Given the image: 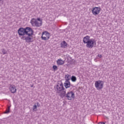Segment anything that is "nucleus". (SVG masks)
Here are the masks:
<instances>
[{
    "mask_svg": "<svg viewBox=\"0 0 124 124\" xmlns=\"http://www.w3.org/2000/svg\"><path fill=\"white\" fill-rule=\"evenodd\" d=\"M17 32L19 36H24L25 35H30V33H34V31L30 27H26L25 28H20L17 30Z\"/></svg>",
    "mask_w": 124,
    "mask_h": 124,
    "instance_id": "f257e3e1",
    "label": "nucleus"
},
{
    "mask_svg": "<svg viewBox=\"0 0 124 124\" xmlns=\"http://www.w3.org/2000/svg\"><path fill=\"white\" fill-rule=\"evenodd\" d=\"M83 42L84 44H86V46L87 48L92 49L96 44V42L94 39H90L89 36H86L83 38Z\"/></svg>",
    "mask_w": 124,
    "mask_h": 124,
    "instance_id": "f03ea898",
    "label": "nucleus"
},
{
    "mask_svg": "<svg viewBox=\"0 0 124 124\" xmlns=\"http://www.w3.org/2000/svg\"><path fill=\"white\" fill-rule=\"evenodd\" d=\"M54 88L57 89V93H60L62 91H64L65 89L63 87V84L62 81H58L57 85L54 86Z\"/></svg>",
    "mask_w": 124,
    "mask_h": 124,
    "instance_id": "7ed1b4c3",
    "label": "nucleus"
},
{
    "mask_svg": "<svg viewBox=\"0 0 124 124\" xmlns=\"http://www.w3.org/2000/svg\"><path fill=\"white\" fill-rule=\"evenodd\" d=\"M33 33H32V32L31 33H30L29 34H30V35H28V36H27V37L23 36L21 38V39H22L23 40H26V42H27L28 43L32 42V41H31V40L32 39L31 38V37L32 36V35H33Z\"/></svg>",
    "mask_w": 124,
    "mask_h": 124,
    "instance_id": "20e7f679",
    "label": "nucleus"
},
{
    "mask_svg": "<svg viewBox=\"0 0 124 124\" xmlns=\"http://www.w3.org/2000/svg\"><path fill=\"white\" fill-rule=\"evenodd\" d=\"M103 84L104 82L102 80L96 81L95 82V87L97 90L99 91V90L103 89Z\"/></svg>",
    "mask_w": 124,
    "mask_h": 124,
    "instance_id": "39448f33",
    "label": "nucleus"
},
{
    "mask_svg": "<svg viewBox=\"0 0 124 124\" xmlns=\"http://www.w3.org/2000/svg\"><path fill=\"white\" fill-rule=\"evenodd\" d=\"M41 38L42 40H48L50 38V33L47 31H43L42 33Z\"/></svg>",
    "mask_w": 124,
    "mask_h": 124,
    "instance_id": "423d86ee",
    "label": "nucleus"
},
{
    "mask_svg": "<svg viewBox=\"0 0 124 124\" xmlns=\"http://www.w3.org/2000/svg\"><path fill=\"white\" fill-rule=\"evenodd\" d=\"M74 97H75V94L72 91L69 92L66 94L65 98H67L68 100H72V98H74Z\"/></svg>",
    "mask_w": 124,
    "mask_h": 124,
    "instance_id": "0eeeda50",
    "label": "nucleus"
},
{
    "mask_svg": "<svg viewBox=\"0 0 124 124\" xmlns=\"http://www.w3.org/2000/svg\"><path fill=\"white\" fill-rule=\"evenodd\" d=\"M100 12V8L95 7L93 8L92 10V13L93 15H98Z\"/></svg>",
    "mask_w": 124,
    "mask_h": 124,
    "instance_id": "6e6552de",
    "label": "nucleus"
},
{
    "mask_svg": "<svg viewBox=\"0 0 124 124\" xmlns=\"http://www.w3.org/2000/svg\"><path fill=\"white\" fill-rule=\"evenodd\" d=\"M59 96H60V97L61 98H63V97H64V98H66V92L64 90H62V91L60 92V93H59Z\"/></svg>",
    "mask_w": 124,
    "mask_h": 124,
    "instance_id": "1a4fd4ad",
    "label": "nucleus"
},
{
    "mask_svg": "<svg viewBox=\"0 0 124 124\" xmlns=\"http://www.w3.org/2000/svg\"><path fill=\"white\" fill-rule=\"evenodd\" d=\"M10 90L12 93H16V91H17V89H16V87L15 85H11L10 87Z\"/></svg>",
    "mask_w": 124,
    "mask_h": 124,
    "instance_id": "9d476101",
    "label": "nucleus"
},
{
    "mask_svg": "<svg viewBox=\"0 0 124 124\" xmlns=\"http://www.w3.org/2000/svg\"><path fill=\"white\" fill-rule=\"evenodd\" d=\"M61 48H66L67 47V43L65 41H63L61 43Z\"/></svg>",
    "mask_w": 124,
    "mask_h": 124,
    "instance_id": "9b49d317",
    "label": "nucleus"
},
{
    "mask_svg": "<svg viewBox=\"0 0 124 124\" xmlns=\"http://www.w3.org/2000/svg\"><path fill=\"white\" fill-rule=\"evenodd\" d=\"M71 84H70V81H65V82L64 83V86L65 88V89H68V88H70V86H71Z\"/></svg>",
    "mask_w": 124,
    "mask_h": 124,
    "instance_id": "f8f14e48",
    "label": "nucleus"
},
{
    "mask_svg": "<svg viewBox=\"0 0 124 124\" xmlns=\"http://www.w3.org/2000/svg\"><path fill=\"white\" fill-rule=\"evenodd\" d=\"M57 63L58 65H62V64L64 63V62L62 59H58L57 61Z\"/></svg>",
    "mask_w": 124,
    "mask_h": 124,
    "instance_id": "ddd939ff",
    "label": "nucleus"
},
{
    "mask_svg": "<svg viewBox=\"0 0 124 124\" xmlns=\"http://www.w3.org/2000/svg\"><path fill=\"white\" fill-rule=\"evenodd\" d=\"M71 78L70 75L67 74L65 76V81L69 82V80H70Z\"/></svg>",
    "mask_w": 124,
    "mask_h": 124,
    "instance_id": "4468645a",
    "label": "nucleus"
},
{
    "mask_svg": "<svg viewBox=\"0 0 124 124\" xmlns=\"http://www.w3.org/2000/svg\"><path fill=\"white\" fill-rule=\"evenodd\" d=\"M41 26H42V21H41L40 23H39L37 21L36 22V23H35V27H41Z\"/></svg>",
    "mask_w": 124,
    "mask_h": 124,
    "instance_id": "2eb2a0df",
    "label": "nucleus"
},
{
    "mask_svg": "<svg viewBox=\"0 0 124 124\" xmlns=\"http://www.w3.org/2000/svg\"><path fill=\"white\" fill-rule=\"evenodd\" d=\"M37 20L34 18H32V19L31 21V23L32 26L34 25H35V23H36Z\"/></svg>",
    "mask_w": 124,
    "mask_h": 124,
    "instance_id": "dca6fc26",
    "label": "nucleus"
},
{
    "mask_svg": "<svg viewBox=\"0 0 124 124\" xmlns=\"http://www.w3.org/2000/svg\"><path fill=\"white\" fill-rule=\"evenodd\" d=\"M71 80L72 82H76V80H77V78L76 77L74 76H72L71 78Z\"/></svg>",
    "mask_w": 124,
    "mask_h": 124,
    "instance_id": "f3484780",
    "label": "nucleus"
},
{
    "mask_svg": "<svg viewBox=\"0 0 124 124\" xmlns=\"http://www.w3.org/2000/svg\"><path fill=\"white\" fill-rule=\"evenodd\" d=\"M10 106H8L7 109L5 111V114H8L10 112Z\"/></svg>",
    "mask_w": 124,
    "mask_h": 124,
    "instance_id": "a211bd4d",
    "label": "nucleus"
},
{
    "mask_svg": "<svg viewBox=\"0 0 124 124\" xmlns=\"http://www.w3.org/2000/svg\"><path fill=\"white\" fill-rule=\"evenodd\" d=\"M52 68H53L54 71H56L58 70V66H57V65H54L52 66Z\"/></svg>",
    "mask_w": 124,
    "mask_h": 124,
    "instance_id": "6ab92c4d",
    "label": "nucleus"
},
{
    "mask_svg": "<svg viewBox=\"0 0 124 124\" xmlns=\"http://www.w3.org/2000/svg\"><path fill=\"white\" fill-rule=\"evenodd\" d=\"M2 52L3 54V55H5V54H7V52H6V50H5V49L4 48H3L2 49Z\"/></svg>",
    "mask_w": 124,
    "mask_h": 124,
    "instance_id": "aec40b11",
    "label": "nucleus"
},
{
    "mask_svg": "<svg viewBox=\"0 0 124 124\" xmlns=\"http://www.w3.org/2000/svg\"><path fill=\"white\" fill-rule=\"evenodd\" d=\"M37 108V106L36 105H34L33 107V111H36V109Z\"/></svg>",
    "mask_w": 124,
    "mask_h": 124,
    "instance_id": "412c9836",
    "label": "nucleus"
},
{
    "mask_svg": "<svg viewBox=\"0 0 124 124\" xmlns=\"http://www.w3.org/2000/svg\"><path fill=\"white\" fill-rule=\"evenodd\" d=\"M37 21H39V22H40V23H41V22H42V20H41V19H40V18H37Z\"/></svg>",
    "mask_w": 124,
    "mask_h": 124,
    "instance_id": "4be33fe9",
    "label": "nucleus"
},
{
    "mask_svg": "<svg viewBox=\"0 0 124 124\" xmlns=\"http://www.w3.org/2000/svg\"><path fill=\"white\" fill-rule=\"evenodd\" d=\"M37 107H40V104H39V103L37 102Z\"/></svg>",
    "mask_w": 124,
    "mask_h": 124,
    "instance_id": "5701e85b",
    "label": "nucleus"
},
{
    "mask_svg": "<svg viewBox=\"0 0 124 124\" xmlns=\"http://www.w3.org/2000/svg\"><path fill=\"white\" fill-rule=\"evenodd\" d=\"M97 124H105V123H104V122H99Z\"/></svg>",
    "mask_w": 124,
    "mask_h": 124,
    "instance_id": "b1692460",
    "label": "nucleus"
},
{
    "mask_svg": "<svg viewBox=\"0 0 124 124\" xmlns=\"http://www.w3.org/2000/svg\"><path fill=\"white\" fill-rule=\"evenodd\" d=\"M98 57H99V58H101V57H102V55H101L100 54H98Z\"/></svg>",
    "mask_w": 124,
    "mask_h": 124,
    "instance_id": "393cba45",
    "label": "nucleus"
},
{
    "mask_svg": "<svg viewBox=\"0 0 124 124\" xmlns=\"http://www.w3.org/2000/svg\"><path fill=\"white\" fill-rule=\"evenodd\" d=\"M32 87H33V85L31 86V88H32Z\"/></svg>",
    "mask_w": 124,
    "mask_h": 124,
    "instance_id": "a878e982",
    "label": "nucleus"
},
{
    "mask_svg": "<svg viewBox=\"0 0 124 124\" xmlns=\"http://www.w3.org/2000/svg\"><path fill=\"white\" fill-rule=\"evenodd\" d=\"M0 1H1V0H0Z\"/></svg>",
    "mask_w": 124,
    "mask_h": 124,
    "instance_id": "bb28decb",
    "label": "nucleus"
}]
</instances>
